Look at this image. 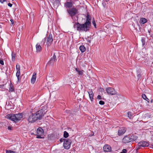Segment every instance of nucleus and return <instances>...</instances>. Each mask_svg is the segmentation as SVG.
<instances>
[{"label": "nucleus", "instance_id": "9b49d317", "mask_svg": "<svg viewBox=\"0 0 153 153\" xmlns=\"http://www.w3.org/2000/svg\"><path fill=\"white\" fill-rule=\"evenodd\" d=\"M73 5L72 2L71 0H70L69 1H67L64 3V7L67 9V10L68 9H70V8Z\"/></svg>", "mask_w": 153, "mask_h": 153}, {"label": "nucleus", "instance_id": "a878e982", "mask_svg": "<svg viewBox=\"0 0 153 153\" xmlns=\"http://www.w3.org/2000/svg\"><path fill=\"white\" fill-rule=\"evenodd\" d=\"M130 136L131 139L132 141L133 140H135L137 138V136L135 135L132 134V135H130Z\"/></svg>", "mask_w": 153, "mask_h": 153}, {"label": "nucleus", "instance_id": "c9c22d12", "mask_svg": "<svg viewBox=\"0 0 153 153\" xmlns=\"http://www.w3.org/2000/svg\"><path fill=\"white\" fill-rule=\"evenodd\" d=\"M0 63L2 65H3L4 64L3 61L2 60H0Z\"/></svg>", "mask_w": 153, "mask_h": 153}, {"label": "nucleus", "instance_id": "7c9ffc66", "mask_svg": "<svg viewBox=\"0 0 153 153\" xmlns=\"http://www.w3.org/2000/svg\"><path fill=\"white\" fill-rule=\"evenodd\" d=\"M143 98L145 100L146 98H147V97L145 94H143L142 95Z\"/></svg>", "mask_w": 153, "mask_h": 153}, {"label": "nucleus", "instance_id": "f03ea898", "mask_svg": "<svg viewBox=\"0 0 153 153\" xmlns=\"http://www.w3.org/2000/svg\"><path fill=\"white\" fill-rule=\"evenodd\" d=\"M22 117V114L21 113L16 114H8L6 116V118L9 119L15 122L19 121Z\"/></svg>", "mask_w": 153, "mask_h": 153}, {"label": "nucleus", "instance_id": "0eeeda50", "mask_svg": "<svg viewBox=\"0 0 153 153\" xmlns=\"http://www.w3.org/2000/svg\"><path fill=\"white\" fill-rule=\"evenodd\" d=\"M53 41V35L52 34L50 33L47 38L46 45L47 47L50 46L52 44Z\"/></svg>", "mask_w": 153, "mask_h": 153}, {"label": "nucleus", "instance_id": "ddd939ff", "mask_svg": "<svg viewBox=\"0 0 153 153\" xmlns=\"http://www.w3.org/2000/svg\"><path fill=\"white\" fill-rule=\"evenodd\" d=\"M138 145L139 146L145 147L148 146L149 144L147 142L143 141L140 142L138 143Z\"/></svg>", "mask_w": 153, "mask_h": 153}, {"label": "nucleus", "instance_id": "412c9836", "mask_svg": "<svg viewBox=\"0 0 153 153\" xmlns=\"http://www.w3.org/2000/svg\"><path fill=\"white\" fill-rule=\"evenodd\" d=\"M36 135V138H37L44 139L45 137V134H35Z\"/></svg>", "mask_w": 153, "mask_h": 153}, {"label": "nucleus", "instance_id": "72a5a7b5", "mask_svg": "<svg viewBox=\"0 0 153 153\" xmlns=\"http://www.w3.org/2000/svg\"><path fill=\"white\" fill-rule=\"evenodd\" d=\"M141 41L142 43V45H145V39H141Z\"/></svg>", "mask_w": 153, "mask_h": 153}, {"label": "nucleus", "instance_id": "393cba45", "mask_svg": "<svg viewBox=\"0 0 153 153\" xmlns=\"http://www.w3.org/2000/svg\"><path fill=\"white\" fill-rule=\"evenodd\" d=\"M91 18L90 16L88 15L87 16L86 21V22H88L91 25Z\"/></svg>", "mask_w": 153, "mask_h": 153}, {"label": "nucleus", "instance_id": "58836bf2", "mask_svg": "<svg viewBox=\"0 0 153 153\" xmlns=\"http://www.w3.org/2000/svg\"><path fill=\"white\" fill-rule=\"evenodd\" d=\"M6 1V0H0V2H1V3H3L4 2Z\"/></svg>", "mask_w": 153, "mask_h": 153}, {"label": "nucleus", "instance_id": "79ce46f5", "mask_svg": "<svg viewBox=\"0 0 153 153\" xmlns=\"http://www.w3.org/2000/svg\"><path fill=\"white\" fill-rule=\"evenodd\" d=\"M11 128H12L10 126H8V129L9 130H11Z\"/></svg>", "mask_w": 153, "mask_h": 153}, {"label": "nucleus", "instance_id": "423d86ee", "mask_svg": "<svg viewBox=\"0 0 153 153\" xmlns=\"http://www.w3.org/2000/svg\"><path fill=\"white\" fill-rule=\"evenodd\" d=\"M71 142V140L69 139H65L63 144L64 148L67 149H69L70 147Z\"/></svg>", "mask_w": 153, "mask_h": 153}, {"label": "nucleus", "instance_id": "2eb2a0df", "mask_svg": "<svg viewBox=\"0 0 153 153\" xmlns=\"http://www.w3.org/2000/svg\"><path fill=\"white\" fill-rule=\"evenodd\" d=\"M36 73L35 72H34L32 77L31 79V83L33 84L36 81Z\"/></svg>", "mask_w": 153, "mask_h": 153}, {"label": "nucleus", "instance_id": "c85d7f7f", "mask_svg": "<svg viewBox=\"0 0 153 153\" xmlns=\"http://www.w3.org/2000/svg\"><path fill=\"white\" fill-rule=\"evenodd\" d=\"M128 117L130 119H132L133 117V116L131 112L130 111H128Z\"/></svg>", "mask_w": 153, "mask_h": 153}, {"label": "nucleus", "instance_id": "bb28decb", "mask_svg": "<svg viewBox=\"0 0 153 153\" xmlns=\"http://www.w3.org/2000/svg\"><path fill=\"white\" fill-rule=\"evenodd\" d=\"M54 6L58 7L59 4V2L58 0H56L53 3Z\"/></svg>", "mask_w": 153, "mask_h": 153}, {"label": "nucleus", "instance_id": "9d476101", "mask_svg": "<svg viewBox=\"0 0 153 153\" xmlns=\"http://www.w3.org/2000/svg\"><path fill=\"white\" fill-rule=\"evenodd\" d=\"M123 141L125 143H128L132 141L130 135H128L125 136L123 139Z\"/></svg>", "mask_w": 153, "mask_h": 153}, {"label": "nucleus", "instance_id": "6ab92c4d", "mask_svg": "<svg viewBox=\"0 0 153 153\" xmlns=\"http://www.w3.org/2000/svg\"><path fill=\"white\" fill-rule=\"evenodd\" d=\"M147 22V20L145 18H142L140 19V23L142 24H144Z\"/></svg>", "mask_w": 153, "mask_h": 153}, {"label": "nucleus", "instance_id": "09e8293b", "mask_svg": "<svg viewBox=\"0 0 153 153\" xmlns=\"http://www.w3.org/2000/svg\"><path fill=\"white\" fill-rule=\"evenodd\" d=\"M152 102V100L151 101V102Z\"/></svg>", "mask_w": 153, "mask_h": 153}, {"label": "nucleus", "instance_id": "a19ab883", "mask_svg": "<svg viewBox=\"0 0 153 153\" xmlns=\"http://www.w3.org/2000/svg\"><path fill=\"white\" fill-rule=\"evenodd\" d=\"M8 5L10 7H11L12 6V4L10 3H9L8 4Z\"/></svg>", "mask_w": 153, "mask_h": 153}, {"label": "nucleus", "instance_id": "aec40b11", "mask_svg": "<svg viewBox=\"0 0 153 153\" xmlns=\"http://www.w3.org/2000/svg\"><path fill=\"white\" fill-rule=\"evenodd\" d=\"M36 51L38 52H40L42 50V47L39 45L37 44L36 45Z\"/></svg>", "mask_w": 153, "mask_h": 153}, {"label": "nucleus", "instance_id": "b1692460", "mask_svg": "<svg viewBox=\"0 0 153 153\" xmlns=\"http://www.w3.org/2000/svg\"><path fill=\"white\" fill-rule=\"evenodd\" d=\"M79 49L81 51L82 53L85 52V48L83 45L80 46L79 47Z\"/></svg>", "mask_w": 153, "mask_h": 153}, {"label": "nucleus", "instance_id": "a18cd8bd", "mask_svg": "<svg viewBox=\"0 0 153 153\" xmlns=\"http://www.w3.org/2000/svg\"><path fill=\"white\" fill-rule=\"evenodd\" d=\"M64 139H60V142H62L64 140Z\"/></svg>", "mask_w": 153, "mask_h": 153}, {"label": "nucleus", "instance_id": "a211bd4d", "mask_svg": "<svg viewBox=\"0 0 153 153\" xmlns=\"http://www.w3.org/2000/svg\"><path fill=\"white\" fill-rule=\"evenodd\" d=\"M88 93L89 94V97H90L91 101V102H92L94 99V94L93 93V91H91L90 92H88Z\"/></svg>", "mask_w": 153, "mask_h": 153}, {"label": "nucleus", "instance_id": "e433bc0d", "mask_svg": "<svg viewBox=\"0 0 153 153\" xmlns=\"http://www.w3.org/2000/svg\"><path fill=\"white\" fill-rule=\"evenodd\" d=\"M97 98L98 99L101 100V96L100 95H98L97 96Z\"/></svg>", "mask_w": 153, "mask_h": 153}, {"label": "nucleus", "instance_id": "4c0bfd02", "mask_svg": "<svg viewBox=\"0 0 153 153\" xmlns=\"http://www.w3.org/2000/svg\"><path fill=\"white\" fill-rule=\"evenodd\" d=\"M64 137L66 138L68 137L69 136V134H63Z\"/></svg>", "mask_w": 153, "mask_h": 153}, {"label": "nucleus", "instance_id": "20e7f679", "mask_svg": "<svg viewBox=\"0 0 153 153\" xmlns=\"http://www.w3.org/2000/svg\"><path fill=\"white\" fill-rule=\"evenodd\" d=\"M47 111L46 110L42 109L36 112L35 114L36 115V117L38 118L37 120L41 119Z\"/></svg>", "mask_w": 153, "mask_h": 153}, {"label": "nucleus", "instance_id": "37998d69", "mask_svg": "<svg viewBox=\"0 0 153 153\" xmlns=\"http://www.w3.org/2000/svg\"><path fill=\"white\" fill-rule=\"evenodd\" d=\"M145 100L147 101L148 102H149V99L147 97V98L145 99Z\"/></svg>", "mask_w": 153, "mask_h": 153}, {"label": "nucleus", "instance_id": "6e6552de", "mask_svg": "<svg viewBox=\"0 0 153 153\" xmlns=\"http://www.w3.org/2000/svg\"><path fill=\"white\" fill-rule=\"evenodd\" d=\"M17 72L16 74V76L17 78L18 82H20L21 78L20 77V65H19L17 64L16 66Z\"/></svg>", "mask_w": 153, "mask_h": 153}, {"label": "nucleus", "instance_id": "39448f33", "mask_svg": "<svg viewBox=\"0 0 153 153\" xmlns=\"http://www.w3.org/2000/svg\"><path fill=\"white\" fill-rule=\"evenodd\" d=\"M36 116L35 113L29 114L27 117V120L29 123H33L37 120L38 118Z\"/></svg>", "mask_w": 153, "mask_h": 153}, {"label": "nucleus", "instance_id": "de8ad7c7", "mask_svg": "<svg viewBox=\"0 0 153 153\" xmlns=\"http://www.w3.org/2000/svg\"><path fill=\"white\" fill-rule=\"evenodd\" d=\"M87 41H88V42H89V43H90V42H91V40H87Z\"/></svg>", "mask_w": 153, "mask_h": 153}, {"label": "nucleus", "instance_id": "c03bdc74", "mask_svg": "<svg viewBox=\"0 0 153 153\" xmlns=\"http://www.w3.org/2000/svg\"><path fill=\"white\" fill-rule=\"evenodd\" d=\"M64 134H68L67 131H64Z\"/></svg>", "mask_w": 153, "mask_h": 153}, {"label": "nucleus", "instance_id": "4be33fe9", "mask_svg": "<svg viewBox=\"0 0 153 153\" xmlns=\"http://www.w3.org/2000/svg\"><path fill=\"white\" fill-rule=\"evenodd\" d=\"M75 70L76 72H78V74L79 75H82L83 74V71H79V69L78 68H76Z\"/></svg>", "mask_w": 153, "mask_h": 153}, {"label": "nucleus", "instance_id": "f704fd0d", "mask_svg": "<svg viewBox=\"0 0 153 153\" xmlns=\"http://www.w3.org/2000/svg\"><path fill=\"white\" fill-rule=\"evenodd\" d=\"M92 23L94 25V27H96V22H95V21L94 20V19H93V20Z\"/></svg>", "mask_w": 153, "mask_h": 153}, {"label": "nucleus", "instance_id": "f8f14e48", "mask_svg": "<svg viewBox=\"0 0 153 153\" xmlns=\"http://www.w3.org/2000/svg\"><path fill=\"white\" fill-rule=\"evenodd\" d=\"M57 60L56 56L55 55V53L53 54V56L51 57V59L48 62V64H53Z\"/></svg>", "mask_w": 153, "mask_h": 153}, {"label": "nucleus", "instance_id": "f3484780", "mask_svg": "<svg viewBox=\"0 0 153 153\" xmlns=\"http://www.w3.org/2000/svg\"><path fill=\"white\" fill-rule=\"evenodd\" d=\"M37 134H43L44 133L43 129L41 127H39L36 130Z\"/></svg>", "mask_w": 153, "mask_h": 153}, {"label": "nucleus", "instance_id": "1a4fd4ad", "mask_svg": "<svg viewBox=\"0 0 153 153\" xmlns=\"http://www.w3.org/2000/svg\"><path fill=\"white\" fill-rule=\"evenodd\" d=\"M107 93L109 94L113 95L116 94V92L114 89L112 88L108 87L106 89Z\"/></svg>", "mask_w": 153, "mask_h": 153}, {"label": "nucleus", "instance_id": "f257e3e1", "mask_svg": "<svg viewBox=\"0 0 153 153\" xmlns=\"http://www.w3.org/2000/svg\"><path fill=\"white\" fill-rule=\"evenodd\" d=\"M91 25L88 22H86L84 24H80L78 22H75L73 27L76 30L79 31H85L89 30L90 27Z\"/></svg>", "mask_w": 153, "mask_h": 153}, {"label": "nucleus", "instance_id": "ea45409f", "mask_svg": "<svg viewBox=\"0 0 153 153\" xmlns=\"http://www.w3.org/2000/svg\"><path fill=\"white\" fill-rule=\"evenodd\" d=\"M10 21L12 23V25L14 24V21L13 19H11L10 20Z\"/></svg>", "mask_w": 153, "mask_h": 153}, {"label": "nucleus", "instance_id": "7ed1b4c3", "mask_svg": "<svg viewBox=\"0 0 153 153\" xmlns=\"http://www.w3.org/2000/svg\"><path fill=\"white\" fill-rule=\"evenodd\" d=\"M67 11L73 20L74 22V20L76 19L74 16H76V15L78 13V10L76 8L73 7L71 8L68 9Z\"/></svg>", "mask_w": 153, "mask_h": 153}, {"label": "nucleus", "instance_id": "c756f323", "mask_svg": "<svg viewBox=\"0 0 153 153\" xmlns=\"http://www.w3.org/2000/svg\"><path fill=\"white\" fill-rule=\"evenodd\" d=\"M46 41V38H44L42 40L41 43L43 45H44L45 42Z\"/></svg>", "mask_w": 153, "mask_h": 153}, {"label": "nucleus", "instance_id": "cd10ccee", "mask_svg": "<svg viewBox=\"0 0 153 153\" xmlns=\"http://www.w3.org/2000/svg\"><path fill=\"white\" fill-rule=\"evenodd\" d=\"M12 59L13 61H14L16 59V54L12 52Z\"/></svg>", "mask_w": 153, "mask_h": 153}, {"label": "nucleus", "instance_id": "2f4dec72", "mask_svg": "<svg viewBox=\"0 0 153 153\" xmlns=\"http://www.w3.org/2000/svg\"><path fill=\"white\" fill-rule=\"evenodd\" d=\"M99 103L101 105H103L104 104L105 102L101 100L100 101Z\"/></svg>", "mask_w": 153, "mask_h": 153}, {"label": "nucleus", "instance_id": "8fccbe9b", "mask_svg": "<svg viewBox=\"0 0 153 153\" xmlns=\"http://www.w3.org/2000/svg\"><path fill=\"white\" fill-rule=\"evenodd\" d=\"M31 134H34L33 133H32Z\"/></svg>", "mask_w": 153, "mask_h": 153}, {"label": "nucleus", "instance_id": "dca6fc26", "mask_svg": "<svg viewBox=\"0 0 153 153\" xmlns=\"http://www.w3.org/2000/svg\"><path fill=\"white\" fill-rule=\"evenodd\" d=\"M126 130L125 128L124 127L121 128H120L118 131V134H124Z\"/></svg>", "mask_w": 153, "mask_h": 153}, {"label": "nucleus", "instance_id": "49530a36", "mask_svg": "<svg viewBox=\"0 0 153 153\" xmlns=\"http://www.w3.org/2000/svg\"><path fill=\"white\" fill-rule=\"evenodd\" d=\"M100 89L101 90V91H104L103 89L102 88H100Z\"/></svg>", "mask_w": 153, "mask_h": 153}, {"label": "nucleus", "instance_id": "473e14b6", "mask_svg": "<svg viewBox=\"0 0 153 153\" xmlns=\"http://www.w3.org/2000/svg\"><path fill=\"white\" fill-rule=\"evenodd\" d=\"M127 150L126 149H123L122 152H121L120 153H127Z\"/></svg>", "mask_w": 153, "mask_h": 153}, {"label": "nucleus", "instance_id": "5701e85b", "mask_svg": "<svg viewBox=\"0 0 153 153\" xmlns=\"http://www.w3.org/2000/svg\"><path fill=\"white\" fill-rule=\"evenodd\" d=\"M14 88L13 85L10 83V87L9 88V91L10 92H12L14 91Z\"/></svg>", "mask_w": 153, "mask_h": 153}, {"label": "nucleus", "instance_id": "4468645a", "mask_svg": "<svg viewBox=\"0 0 153 153\" xmlns=\"http://www.w3.org/2000/svg\"><path fill=\"white\" fill-rule=\"evenodd\" d=\"M103 150L105 152H109L111 150V148L109 145H106L103 147Z\"/></svg>", "mask_w": 153, "mask_h": 153}]
</instances>
